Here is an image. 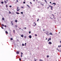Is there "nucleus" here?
I'll return each mask as SVG.
<instances>
[{
	"label": "nucleus",
	"mask_w": 61,
	"mask_h": 61,
	"mask_svg": "<svg viewBox=\"0 0 61 61\" xmlns=\"http://www.w3.org/2000/svg\"><path fill=\"white\" fill-rule=\"evenodd\" d=\"M19 9V8L18 7H17L16 10L17 11H19V10L18 9Z\"/></svg>",
	"instance_id": "nucleus-1"
},
{
	"label": "nucleus",
	"mask_w": 61,
	"mask_h": 61,
	"mask_svg": "<svg viewBox=\"0 0 61 61\" xmlns=\"http://www.w3.org/2000/svg\"><path fill=\"white\" fill-rule=\"evenodd\" d=\"M48 44L49 45H51V44H52V42L50 41L49 42Z\"/></svg>",
	"instance_id": "nucleus-2"
},
{
	"label": "nucleus",
	"mask_w": 61,
	"mask_h": 61,
	"mask_svg": "<svg viewBox=\"0 0 61 61\" xmlns=\"http://www.w3.org/2000/svg\"><path fill=\"white\" fill-rule=\"evenodd\" d=\"M29 38H32V36L31 35H30L29 36Z\"/></svg>",
	"instance_id": "nucleus-3"
},
{
	"label": "nucleus",
	"mask_w": 61,
	"mask_h": 61,
	"mask_svg": "<svg viewBox=\"0 0 61 61\" xmlns=\"http://www.w3.org/2000/svg\"><path fill=\"white\" fill-rule=\"evenodd\" d=\"M5 33L6 34H8V32L6 31H5Z\"/></svg>",
	"instance_id": "nucleus-4"
},
{
	"label": "nucleus",
	"mask_w": 61,
	"mask_h": 61,
	"mask_svg": "<svg viewBox=\"0 0 61 61\" xmlns=\"http://www.w3.org/2000/svg\"><path fill=\"white\" fill-rule=\"evenodd\" d=\"M4 3L5 4H6L7 3V2H6V1L5 0H4Z\"/></svg>",
	"instance_id": "nucleus-5"
},
{
	"label": "nucleus",
	"mask_w": 61,
	"mask_h": 61,
	"mask_svg": "<svg viewBox=\"0 0 61 61\" xmlns=\"http://www.w3.org/2000/svg\"><path fill=\"white\" fill-rule=\"evenodd\" d=\"M49 35H53V34H52V33H49Z\"/></svg>",
	"instance_id": "nucleus-6"
},
{
	"label": "nucleus",
	"mask_w": 61,
	"mask_h": 61,
	"mask_svg": "<svg viewBox=\"0 0 61 61\" xmlns=\"http://www.w3.org/2000/svg\"><path fill=\"white\" fill-rule=\"evenodd\" d=\"M53 8V6H51V10H53V8Z\"/></svg>",
	"instance_id": "nucleus-7"
},
{
	"label": "nucleus",
	"mask_w": 61,
	"mask_h": 61,
	"mask_svg": "<svg viewBox=\"0 0 61 61\" xmlns=\"http://www.w3.org/2000/svg\"><path fill=\"white\" fill-rule=\"evenodd\" d=\"M21 36L23 37H24V35H21Z\"/></svg>",
	"instance_id": "nucleus-8"
},
{
	"label": "nucleus",
	"mask_w": 61,
	"mask_h": 61,
	"mask_svg": "<svg viewBox=\"0 0 61 61\" xmlns=\"http://www.w3.org/2000/svg\"><path fill=\"white\" fill-rule=\"evenodd\" d=\"M6 8H7V7H8V5H6Z\"/></svg>",
	"instance_id": "nucleus-9"
},
{
	"label": "nucleus",
	"mask_w": 61,
	"mask_h": 61,
	"mask_svg": "<svg viewBox=\"0 0 61 61\" xmlns=\"http://www.w3.org/2000/svg\"><path fill=\"white\" fill-rule=\"evenodd\" d=\"M27 5L28 6V7L29 8H30V6H29V5Z\"/></svg>",
	"instance_id": "nucleus-10"
},
{
	"label": "nucleus",
	"mask_w": 61,
	"mask_h": 61,
	"mask_svg": "<svg viewBox=\"0 0 61 61\" xmlns=\"http://www.w3.org/2000/svg\"><path fill=\"white\" fill-rule=\"evenodd\" d=\"M17 54H19V52L18 51H17V53H16Z\"/></svg>",
	"instance_id": "nucleus-11"
},
{
	"label": "nucleus",
	"mask_w": 61,
	"mask_h": 61,
	"mask_svg": "<svg viewBox=\"0 0 61 61\" xmlns=\"http://www.w3.org/2000/svg\"><path fill=\"white\" fill-rule=\"evenodd\" d=\"M49 41H50V40H51V38H49Z\"/></svg>",
	"instance_id": "nucleus-12"
},
{
	"label": "nucleus",
	"mask_w": 61,
	"mask_h": 61,
	"mask_svg": "<svg viewBox=\"0 0 61 61\" xmlns=\"http://www.w3.org/2000/svg\"><path fill=\"white\" fill-rule=\"evenodd\" d=\"M24 46H26V43H25Z\"/></svg>",
	"instance_id": "nucleus-13"
},
{
	"label": "nucleus",
	"mask_w": 61,
	"mask_h": 61,
	"mask_svg": "<svg viewBox=\"0 0 61 61\" xmlns=\"http://www.w3.org/2000/svg\"><path fill=\"white\" fill-rule=\"evenodd\" d=\"M53 5H56V4L55 3H53Z\"/></svg>",
	"instance_id": "nucleus-14"
},
{
	"label": "nucleus",
	"mask_w": 61,
	"mask_h": 61,
	"mask_svg": "<svg viewBox=\"0 0 61 61\" xmlns=\"http://www.w3.org/2000/svg\"><path fill=\"white\" fill-rule=\"evenodd\" d=\"M2 20H5V19L4 18H3L2 19Z\"/></svg>",
	"instance_id": "nucleus-15"
},
{
	"label": "nucleus",
	"mask_w": 61,
	"mask_h": 61,
	"mask_svg": "<svg viewBox=\"0 0 61 61\" xmlns=\"http://www.w3.org/2000/svg\"><path fill=\"white\" fill-rule=\"evenodd\" d=\"M16 13L17 14H19V13L17 12H16Z\"/></svg>",
	"instance_id": "nucleus-16"
},
{
	"label": "nucleus",
	"mask_w": 61,
	"mask_h": 61,
	"mask_svg": "<svg viewBox=\"0 0 61 61\" xmlns=\"http://www.w3.org/2000/svg\"><path fill=\"white\" fill-rule=\"evenodd\" d=\"M15 22L16 23H17V20H15Z\"/></svg>",
	"instance_id": "nucleus-17"
},
{
	"label": "nucleus",
	"mask_w": 61,
	"mask_h": 61,
	"mask_svg": "<svg viewBox=\"0 0 61 61\" xmlns=\"http://www.w3.org/2000/svg\"><path fill=\"white\" fill-rule=\"evenodd\" d=\"M2 26H4V25L3 24H2Z\"/></svg>",
	"instance_id": "nucleus-18"
},
{
	"label": "nucleus",
	"mask_w": 61,
	"mask_h": 61,
	"mask_svg": "<svg viewBox=\"0 0 61 61\" xmlns=\"http://www.w3.org/2000/svg\"><path fill=\"white\" fill-rule=\"evenodd\" d=\"M21 14H23V12H21Z\"/></svg>",
	"instance_id": "nucleus-19"
},
{
	"label": "nucleus",
	"mask_w": 61,
	"mask_h": 61,
	"mask_svg": "<svg viewBox=\"0 0 61 61\" xmlns=\"http://www.w3.org/2000/svg\"><path fill=\"white\" fill-rule=\"evenodd\" d=\"M21 55H22L23 54V53L22 52H21Z\"/></svg>",
	"instance_id": "nucleus-20"
},
{
	"label": "nucleus",
	"mask_w": 61,
	"mask_h": 61,
	"mask_svg": "<svg viewBox=\"0 0 61 61\" xmlns=\"http://www.w3.org/2000/svg\"><path fill=\"white\" fill-rule=\"evenodd\" d=\"M13 32L14 33H15V30H13Z\"/></svg>",
	"instance_id": "nucleus-21"
},
{
	"label": "nucleus",
	"mask_w": 61,
	"mask_h": 61,
	"mask_svg": "<svg viewBox=\"0 0 61 61\" xmlns=\"http://www.w3.org/2000/svg\"><path fill=\"white\" fill-rule=\"evenodd\" d=\"M1 4H3L4 3V2L3 1H2L1 2Z\"/></svg>",
	"instance_id": "nucleus-22"
},
{
	"label": "nucleus",
	"mask_w": 61,
	"mask_h": 61,
	"mask_svg": "<svg viewBox=\"0 0 61 61\" xmlns=\"http://www.w3.org/2000/svg\"><path fill=\"white\" fill-rule=\"evenodd\" d=\"M15 27H17V25H15Z\"/></svg>",
	"instance_id": "nucleus-23"
},
{
	"label": "nucleus",
	"mask_w": 61,
	"mask_h": 61,
	"mask_svg": "<svg viewBox=\"0 0 61 61\" xmlns=\"http://www.w3.org/2000/svg\"><path fill=\"white\" fill-rule=\"evenodd\" d=\"M22 46H24V44H22Z\"/></svg>",
	"instance_id": "nucleus-24"
},
{
	"label": "nucleus",
	"mask_w": 61,
	"mask_h": 61,
	"mask_svg": "<svg viewBox=\"0 0 61 61\" xmlns=\"http://www.w3.org/2000/svg\"><path fill=\"white\" fill-rule=\"evenodd\" d=\"M10 40H13V39L12 38H11Z\"/></svg>",
	"instance_id": "nucleus-25"
},
{
	"label": "nucleus",
	"mask_w": 61,
	"mask_h": 61,
	"mask_svg": "<svg viewBox=\"0 0 61 61\" xmlns=\"http://www.w3.org/2000/svg\"><path fill=\"white\" fill-rule=\"evenodd\" d=\"M19 60L20 61H21V58L19 59Z\"/></svg>",
	"instance_id": "nucleus-26"
},
{
	"label": "nucleus",
	"mask_w": 61,
	"mask_h": 61,
	"mask_svg": "<svg viewBox=\"0 0 61 61\" xmlns=\"http://www.w3.org/2000/svg\"><path fill=\"white\" fill-rule=\"evenodd\" d=\"M9 7H12V6H11V5H10V6H9Z\"/></svg>",
	"instance_id": "nucleus-27"
},
{
	"label": "nucleus",
	"mask_w": 61,
	"mask_h": 61,
	"mask_svg": "<svg viewBox=\"0 0 61 61\" xmlns=\"http://www.w3.org/2000/svg\"><path fill=\"white\" fill-rule=\"evenodd\" d=\"M9 14H11V12L9 11Z\"/></svg>",
	"instance_id": "nucleus-28"
},
{
	"label": "nucleus",
	"mask_w": 61,
	"mask_h": 61,
	"mask_svg": "<svg viewBox=\"0 0 61 61\" xmlns=\"http://www.w3.org/2000/svg\"><path fill=\"white\" fill-rule=\"evenodd\" d=\"M25 1L23 2V4H25Z\"/></svg>",
	"instance_id": "nucleus-29"
},
{
	"label": "nucleus",
	"mask_w": 61,
	"mask_h": 61,
	"mask_svg": "<svg viewBox=\"0 0 61 61\" xmlns=\"http://www.w3.org/2000/svg\"><path fill=\"white\" fill-rule=\"evenodd\" d=\"M11 24H12V25H14V24H13V23H11Z\"/></svg>",
	"instance_id": "nucleus-30"
},
{
	"label": "nucleus",
	"mask_w": 61,
	"mask_h": 61,
	"mask_svg": "<svg viewBox=\"0 0 61 61\" xmlns=\"http://www.w3.org/2000/svg\"><path fill=\"white\" fill-rule=\"evenodd\" d=\"M21 8H24V7H23V6H22L21 7Z\"/></svg>",
	"instance_id": "nucleus-31"
},
{
	"label": "nucleus",
	"mask_w": 61,
	"mask_h": 61,
	"mask_svg": "<svg viewBox=\"0 0 61 61\" xmlns=\"http://www.w3.org/2000/svg\"><path fill=\"white\" fill-rule=\"evenodd\" d=\"M24 38H26V36H24Z\"/></svg>",
	"instance_id": "nucleus-32"
},
{
	"label": "nucleus",
	"mask_w": 61,
	"mask_h": 61,
	"mask_svg": "<svg viewBox=\"0 0 61 61\" xmlns=\"http://www.w3.org/2000/svg\"><path fill=\"white\" fill-rule=\"evenodd\" d=\"M49 56L47 55V57H49Z\"/></svg>",
	"instance_id": "nucleus-33"
},
{
	"label": "nucleus",
	"mask_w": 61,
	"mask_h": 61,
	"mask_svg": "<svg viewBox=\"0 0 61 61\" xmlns=\"http://www.w3.org/2000/svg\"><path fill=\"white\" fill-rule=\"evenodd\" d=\"M16 0L17 2H16V3H17V2H18V0Z\"/></svg>",
	"instance_id": "nucleus-34"
},
{
	"label": "nucleus",
	"mask_w": 61,
	"mask_h": 61,
	"mask_svg": "<svg viewBox=\"0 0 61 61\" xmlns=\"http://www.w3.org/2000/svg\"><path fill=\"white\" fill-rule=\"evenodd\" d=\"M29 34H31V31H29Z\"/></svg>",
	"instance_id": "nucleus-35"
},
{
	"label": "nucleus",
	"mask_w": 61,
	"mask_h": 61,
	"mask_svg": "<svg viewBox=\"0 0 61 61\" xmlns=\"http://www.w3.org/2000/svg\"><path fill=\"white\" fill-rule=\"evenodd\" d=\"M44 1H45V2H46V3H47V2H46V0H45Z\"/></svg>",
	"instance_id": "nucleus-36"
},
{
	"label": "nucleus",
	"mask_w": 61,
	"mask_h": 61,
	"mask_svg": "<svg viewBox=\"0 0 61 61\" xmlns=\"http://www.w3.org/2000/svg\"><path fill=\"white\" fill-rule=\"evenodd\" d=\"M59 46H60V47H61V45H60V46H58V47H59Z\"/></svg>",
	"instance_id": "nucleus-37"
},
{
	"label": "nucleus",
	"mask_w": 61,
	"mask_h": 61,
	"mask_svg": "<svg viewBox=\"0 0 61 61\" xmlns=\"http://www.w3.org/2000/svg\"><path fill=\"white\" fill-rule=\"evenodd\" d=\"M57 49V50L59 52V50L58 49Z\"/></svg>",
	"instance_id": "nucleus-38"
},
{
	"label": "nucleus",
	"mask_w": 61,
	"mask_h": 61,
	"mask_svg": "<svg viewBox=\"0 0 61 61\" xmlns=\"http://www.w3.org/2000/svg\"><path fill=\"white\" fill-rule=\"evenodd\" d=\"M53 18H54V19H56V18L54 17H53Z\"/></svg>",
	"instance_id": "nucleus-39"
},
{
	"label": "nucleus",
	"mask_w": 61,
	"mask_h": 61,
	"mask_svg": "<svg viewBox=\"0 0 61 61\" xmlns=\"http://www.w3.org/2000/svg\"><path fill=\"white\" fill-rule=\"evenodd\" d=\"M37 36V35H36V34H35V36Z\"/></svg>",
	"instance_id": "nucleus-40"
},
{
	"label": "nucleus",
	"mask_w": 61,
	"mask_h": 61,
	"mask_svg": "<svg viewBox=\"0 0 61 61\" xmlns=\"http://www.w3.org/2000/svg\"><path fill=\"white\" fill-rule=\"evenodd\" d=\"M4 26H5V27H6V25H5Z\"/></svg>",
	"instance_id": "nucleus-41"
},
{
	"label": "nucleus",
	"mask_w": 61,
	"mask_h": 61,
	"mask_svg": "<svg viewBox=\"0 0 61 61\" xmlns=\"http://www.w3.org/2000/svg\"><path fill=\"white\" fill-rule=\"evenodd\" d=\"M49 7H51V6L50 5H49Z\"/></svg>",
	"instance_id": "nucleus-42"
},
{
	"label": "nucleus",
	"mask_w": 61,
	"mask_h": 61,
	"mask_svg": "<svg viewBox=\"0 0 61 61\" xmlns=\"http://www.w3.org/2000/svg\"><path fill=\"white\" fill-rule=\"evenodd\" d=\"M30 4H31V5L32 4V3H31V2H30Z\"/></svg>",
	"instance_id": "nucleus-43"
},
{
	"label": "nucleus",
	"mask_w": 61,
	"mask_h": 61,
	"mask_svg": "<svg viewBox=\"0 0 61 61\" xmlns=\"http://www.w3.org/2000/svg\"><path fill=\"white\" fill-rule=\"evenodd\" d=\"M39 19H38L37 20V21H39Z\"/></svg>",
	"instance_id": "nucleus-44"
},
{
	"label": "nucleus",
	"mask_w": 61,
	"mask_h": 61,
	"mask_svg": "<svg viewBox=\"0 0 61 61\" xmlns=\"http://www.w3.org/2000/svg\"><path fill=\"white\" fill-rule=\"evenodd\" d=\"M47 34V35H48V36L49 35V34H48V33H47L46 34Z\"/></svg>",
	"instance_id": "nucleus-45"
},
{
	"label": "nucleus",
	"mask_w": 61,
	"mask_h": 61,
	"mask_svg": "<svg viewBox=\"0 0 61 61\" xmlns=\"http://www.w3.org/2000/svg\"><path fill=\"white\" fill-rule=\"evenodd\" d=\"M20 56H21V57H22V55H21Z\"/></svg>",
	"instance_id": "nucleus-46"
},
{
	"label": "nucleus",
	"mask_w": 61,
	"mask_h": 61,
	"mask_svg": "<svg viewBox=\"0 0 61 61\" xmlns=\"http://www.w3.org/2000/svg\"><path fill=\"white\" fill-rule=\"evenodd\" d=\"M1 28L2 29H4V28L3 27H1Z\"/></svg>",
	"instance_id": "nucleus-47"
},
{
	"label": "nucleus",
	"mask_w": 61,
	"mask_h": 61,
	"mask_svg": "<svg viewBox=\"0 0 61 61\" xmlns=\"http://www.w3.org/2000/svg\"><path fill=\"white\" fill-rule=\"evenodd\" d=\"M36 61V60L35 59V61Z\"/></svg>",
	"instance_id": "nucleus-48"
},
{
	"label": "nucleus",
	"mask_w": 61,
	"mask_h": 61,
	"mask_svg": "<svg viewBox=\"0 0 61 61\" xmlns=\"http://www.w3.org/2000/svg\"><path fill=\"white\" fill-rule=\"evenodd\" d=\"M24 28L25 29H26V27H25Z\"/></svg>",
	"instance_id": "nucleus-49"
},
{
	"label": "nucleus",
	"mask_w": 61,
	"mask_h": 61,
	"mask_svg": "<svg viewBox=\"0 0 61 61\" xmlns=\"http://www.w3.org/2000/svg\"><path fill=\"white\" fill-rule=\"evenodd\" d=\"M52 15H53V16H54V15H53V14H52Z\"/></svg>",
	"instance_id": "nucleus-50"
},
{
	"label": "nucleus",
	"mask_w": 61,
	"mask_h": 61,
	"mask_svg": "<svg viewBox=\"0 0 61 61\" xmlns=\"http://www.w3.org/2000/svg\"><path fill=\"white\" fill-rule=\"evenodd\" d=\"M50 4H51V2H50Z\"/></svg>",
	"instance_id": "nucleus-51"
},
{
	"label": "nucleus",
	"mask_w": 61,
	"mask_h": 61,
	"mask_svg": "<svg viewBox=\"0 0 61 61\" xmlns=\"http://www.w3.org/2000/svg\"><path fill=\"white\" fill-rule=\"evenodd\" d=\"M11 23H13V21H11Z\"/></svg>",
	"instance_id": "nucleus-52"
},
{
	"label": "nucleus",
	"mask_w": 61,
	"mask_h": 61,
	"mask_svg": "<svg viewBox=\"0 0 61 61\" xmlns=\"http://www.w3.org/2000/svg\"><path fill=\"white\" fill-rule=\"evenodd\" d=\"M41 5H42V6L44 5H43V4H42Z\"/></svg>",
	"instance_id": "nucleus-53"
},
{
	"label": "nucleus",
	"mask_w": 61,
	"mask_h": 61,
	"mask_svg": "<svg viewBox=\"0 0 61 61\" xmlns=\"http://www.w3.org/2000/svg\"><path fill=\"white\" fill-rule=\"evenodd\" d=\"M6 1H7V2H8V0H6Z\"/></svg>",
	"instance_id": "nucleus-54"
},
{
	"label": "nucleus",
	"mask_w": 61,
	"mask_h": 61,
	"mask_svg": "<svg viewBox=\"0 0 61 61\" xmlns=\"http://www.w3.org/2000/svg\"><path fill=\"white\" fill-rule=\"evenodd\" d=\"M43 30L44 31H45V30Z\"/></svg>",
	"instance_id": "nucleus-55"
},
{
	"label": "nucleus",
	"mask_w": 61,
	"mask_h": 61,
	"mask_svg": "<svg viewBox=\"0 0 61 61\" xmlns=\"http://www.w3.org/2000/svg\"><path fill=\"white\" fill-rule=\"evenodd\" d=\"M48 41H49V40L48 39Z\"/></svg>",
	"instance_id": "nucleus-56"
},
{
	"label": "nucleus",
	"mask_w": 61,
	"mask_h": 61,
	"mask_svg": "<svg viewBox=\"0 0 61 61\" xmlns=\"http://www.w3.org/2000/svg\"><path fill=\"white\" fill-rule=\"evenodd\" d=\"M47 9H49V7H48L47 8Z\"/></svg>",
	"instance_id": "nucleus-57"
},
{
	"label": "nucleus",
	"mask_w": 61,
	"mask_h": 61,
	"mask_svg": "<svg viewBox=\"0 0 61 61\" xmlns=\"http://www.w3.org/2000/svg\"><path fill=\"white\" fill-rule=\"evenodd\" d=\"M40 61H42V60H40Z\"/></svg>",
	"instance_id": "nucleus-58"
},
{
	"label": "nucleus",
	"mask_w": 61,
	"mask_h": 61,
	"mask_svg": "<svg viewBox=\"0 0 61 61\" xmlns=\"http://www.w3.org/2000/svg\"><path fill=\"white\" fill-rule=\"evenodd\" d=\"M60 43H61V41H60Z\"/></svg>",
	"instance_id": "nucleus-59"
},
{
	"label": "nucleus",
	"mask_w": 61,
	"mask_h": 61,
	"mask_svg": "<svg viewBox=\"0 0 61 61\" xmlns=\"http://www.w3.org/2000/svg\"><path fill=\"white\" fill-rule=\"evenodd\" d=\"M35 25H36V24H35Z\"/></svg>",
	"instance_id": "nucleus-60"
},
{
	"label": "nucleus",
	"mask_w": 61,
	"mask_h": 61,
	"mask_svg": "<svg viewBox=\"0 0 61 61\" xmlns=\"http://www.w3.org/2000/svg\"><path fill=\"white\" fill-rule=\"evenodd\" d=\"M21 29V28H19V29Z\"/></svg>",
	"instance_id": "nucleus-61"
},
{
	"label": "nucleus",
	"mask_w": 61,
	"mask_h": 61,
	"mask_svg": "<svg viewBox=\"0 0 61 61\" xmlns=\"http://www.w3.org/2000/svg\"><path fill=\"white\" fill-rule=\"evenodd\" d=\"M46 40L47 39L46 38Z\"/></svg>",
	"instance_id": "nucleus-62"
},
{
	"label": "nucleus",
	"mask_w": 61,
	"mask_h": 61,
	"mask_svg": "<svg viewBox=\"0 0 61 61\" xmlns=\"http://www.w3.org/2000/svg\"><path fill=\"white\" fill-rule=\"evenodd\" d=\"M60 33V32H59V33Z\"/></svg>",
	"instance_id": "nucleus-63"
},
{
	"label": "nucleus",
	"mask_w": 61,
	"mask_h": 61,
	"mask_svg": "<svg viewBox=\"0 0 61 61\" xmlns=\"http://www.w3.org/2000/svg\"><path fill=\"white\" fill-rule=\"evenodd\" d=\"M33 1H35V0H33Z\"/></svg>",
	"instance_id": "nucleus-64"
}]
</instances>
